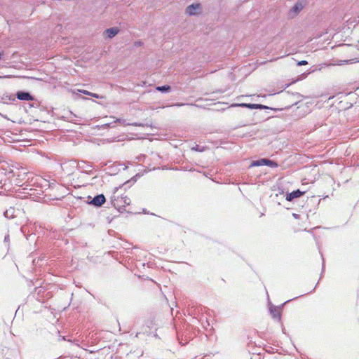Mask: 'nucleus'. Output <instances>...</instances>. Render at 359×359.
<instances>
[{
	"label": "nucleus",
	"mask_w": 359,
	"mask_h": 359,
	"mask_svg": "<svg viewBox=\"0 0 359 359\" xmlns=\"http://www.w3.org/2000/svg\"><path fill=\"white\" fill-rule=\"evenodd\" d=\"M305 0H298L297 2L290 10L289 15L290 18L295 17L305 6Z\"/></svg>",
	"instance_id": "nucleus-1"
},
{
	"label": "nucleus",
	"mask_w": 359,
	"mask_h": 359,
	"mask_svg": "<svg viewBox=\"0 0 359 359\" xmlns=\"http://www.w3.org/2000/svg\"><path fill=\"white\" fill-rule=\"evenodd\" d=\"M245 107V108H248L250 109H273L272 108H269V107H267L266 105L261 104L241 103V104H233L231 105V107Z\"/></svg>",
	"instance_id": "nucleus-2"
},
{
	"label": "nucleus",
	"mask_w": 359,
	"mask_h": 359,
	"mask_svg": "<svg viewBox=\"0 0 359 359\" xmlns=\"http://www.w3.org/2000/svg\"><path fill=\"white\" fill-rule=\"evenodd\" d=\"M252 165L255 166L267 165L271 168L278 167V163L276 162L266 158H262L260 160L253 161Z\"/></svg>",
	"instance_id": "nucleus-3"
},
{
	"label": "nucleus",
	"mask_w": 359,
	"mask_h": 359,
	"mask_svg": "<svg viewBox=\"0 0 359 359\" xmlns=\"http://www.w3.org/2000/svg\"><path fill=\"white\" fill-rule=\"evenodd\" d=\"M201 11V7L199 4H193L187 7L186 13L188 14L189 15H194L200 13Z\"/></svg>",
	"instance_id": "nucleus-4"
},
{
	"label": "nucleus",
	"mask_w": 359,
	"mask_h": 359,
	"mask_svg": "<svg viewBox=\"0 0 359 359\" xmlns=\"http://www.w3.org/2000/svg\"><path fill=\"white\" fill-rule=\"evenodd\" d=\"M79 168L82 171L88 174L92 173V165L84 161H81L78 163Z\"/></svg>",
	"instance_id": "nucleus-5"
},
{
	"label": "nucleus",
	"mask_w": 359,
	"mask_h": 359,
	"mask_svg": "<svg viewBox=\"0 0 359 359\" xmlns=\"http://www.w3.org/2000/svg\"><path fill=\"white\" fill-rule=\"evenodd\" d=\"M105 201H106V198H105L103 194H99V195L95 196L92 199V201L90 202V204H92L96 207H100L102 204H104Z\"/></svg>",
	"instance_id": "nucleus-6"
},
{
	"label": "nucleus",
	"mask_w": 359,
	"mask_h": 359,
	"mask_svg": "<svg viewBox=\"0 0 359 359\" xmlns=\"http://www.w3.org/2000/svg\"><path fill=\"white\" fill-rule=\"evenodd\" d=\"M16 97L20 100L29 101L34 100L33 96L29 93L25 91H18Z\"/></svg>",
	"instance_id": "nucleus-7"
},
{
	"label": "nucleus",
	"mask_w": 359,
	"mask_h": 359,
	"mask_svg": "<svg viewBox=\"0 0 359 359\" xmlns=\"http://www.w3.org/2000/svg\"><path fill=\"white\" fill-rule=\"evenodd\" d=\"M304 192L301 191L299 189H297L296 191H293L291 193L287 194L286 195V200L287 201H292L294 198H299L304 195Z\"/></svg>",
	"instance_id": "nucleus-8"
},
{
	"label": "nucleus",
	"mask_w": 359,
	"mask_h": 359,
	"mask_svg": "<svg viewBox=\"0 0 359 359\" xmlns=\"http://www.w3.org/2000/svg\"><path fill=\"white\" fill-rule=\"evenodd\" d=\"M119 32L118 28L117 27H111L105 30V33L108 38L112 39Z\"/></svg>",
	"instance_id": "nucleus-9"
},
{
	"label": "nucleus",
	"mask_w": 359,
	"mask_h": 359,
	"mask_svg": "<svg viewBox=\"0 0 359 359\" xmlns=\"http://www.w3.org/2000/svg\"><path fill=\"white\" fill-rule=\"evenodd\" d=\"M270 312L273 318L280 320V312L276 307H271Z\"/></svg>",
	"instance_id": "nucleus-10"
},
{
	"label": "nucleus",
	"mask_w": 359,
	"mask_h": 359,
	"mask_svg": "<svg viewBox=\"0 0 359 359\" xmlns=\"http://www.w3.org/2000/svg\"><path fill=\"white\" fill-rule=\"evenodd\" d=\"M171 89V87L168 85H165L162 86H157L156 88V90L162 93H165L170 91Z\"/></svg>",
	"instance_id": "nucleus-11"
},
{
	"label": "nucleus",
	"mask_w": 359,
	"mask_h": 359,
	"mask_svg": "<svg viewBox=\"0 0 359 359\" xmlns=\"http://www.w3.org/2000/svg\"><path fill=\"white\" fill-rule=\"evenodd\" d=\"M122 199L123 201V203L124 204H126V205H129L130 204V200L127 196H125V197L122 198Z\"/></svg>",
	"instance_id": "nucleus-12"
},
{
	"label": "nucleus",
	"mask_w": 359,
	"mask_h": 359,
	"mask_svg": "<svg viewBox=\"0 0 359 359\" xmlns=\"http://www.w3.org/2000/svg\"><path fill=\"white\" fill-rule=\"evenodd\" d=\"M308 64V62L306 61V60H302V61H299L298 63H297V65L298 66H302V65H306Z\"/></svg>",
	"instance_id": "nucleus-13"
},
{
	"label": "nucleus",
	"mask_w": 359,
	"mask_h": 359,
	"mask_svg": "<svg viewBox=\"0 0 359 359\" xmlns=\"http://www.w3.org/2000/svg\"><path fill=\"white\" fill-rule=\"evenodd\" d=\"M80 93H82L85 95H90V92L88 91V90H79Z\"/></svg>",
	"instance_id": "nucleus-14"
},
{
	"label": "nucleus",
	"mask_w": 359,
	"mask_h": 359,
	"mask_svg": "<svg viewBox=\"0 0 359 359\" xmlns=\"http://www.w3.org/2000/svg\"><path fill=\"white\" fill-rule=\"evenodd\" d=\"M90 95L92 97H96V98L100 97L99 95H97L96 93H90Z\"/></svg>",
	"instance_id": "nucleus-15"
},
{
	"label": "nucleus",
	"mask_w": 359,
	"mask_h": 359,
	"mask_svg": "<svg viewBox=\"0 0 359 359\" xmlns=\"http://www.w3.org/2000/svg\"><path fill=\"white\" fill-rule=\"evenodd\" d=\"M8 240H9V236L8 235V236H5L4 241L7 242Z\"/></svg>",
	"instance_id": "nucleus-16"
},
{
	"label": "nucleus",
	"mask_w": 359,
	"mask_h": 359,
	"mask_svg": "<svg viewBox=\"0 0 359 359\" xmlns=\"http://www.w3.org/2000/svg\"><path fill=\"white\" fill-rule=\"evenodd\" d=\"M59 339L66 340V337H60V339Z\"/></svg>",
	"instance_id": "nucleus-17"
},
{
	"label": "nucleus",
	"mask_w": 359,
	"mask_h": 359,
	"mask_svg": "<svg viewBox=\"0 0 359 359\" xmlns=\"http://www.w3.org/2000/svg\"><path fill=\"white\" fill-rule=\"evenodd\" d=\"M116 121H117V122H120V123H121V119H118Z\"/></svg>",
	"instance_id": "nucleus-18"
},
{
	"label": "nucleus",
	"mask_w": 359,
	"mask_h": 359,
	"mask_svg": "<svg viewBox=\"0 0 359 359\" xmlns=\"http://www.w3.org/2000/svg\"><path fill=\"white\" fill-rule=\"evenodd\" d=\"M1 55H2V54L0 53V59L1 58Z\"/></svg>",
	"instance_id": "nucleus-19"
}]
</instances>
